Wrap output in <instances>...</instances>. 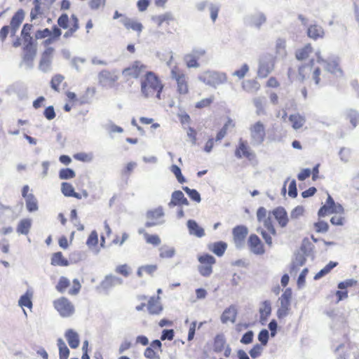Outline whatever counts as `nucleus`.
Segmentation results:
<instances>
[{
  "mask_svg": "<svg viewBox=\"0 0 359 359\" xmlns=\"http://www.w3.org/2000/svg\"><path fill=\"white\" fill-rule=\"evenodd\" d=\"M163 86L158 77L152 72H147L141 81V92L145 97H149L156 93V97L161 98Z\"/></svg>",
  "mask_w": 359,
  "mask_h": 359,
  "instance_id": "1",
  "label": "nucleus"
},
{
  "mask_svg": "<svg viewBox=\"0 0 359 359\" xmlns=\"http://www.w3.org/2000/svg\"><path fill=\"white\" fill-rule=\"evenodd\" d=\"M198 80L209 86L216 88L218 86L226 82L227 76L225 73L209 70L200 74Z\"/></svg>",
  "mask_w": 359,
  "mask_h": 359,
  "instance_id": "2",
  "label": "nucleus"
},
{
  "mask_svg": "<svg viewBox=\"0 0 359 359\" xmlns=\"http://www.w3.org/2000/svg\"><path fill=\"white\" fill-rule=\"evenodd\" d=\"M316 55L318 62L322 64L327 72L335 74L337 76H342L343 72L339 67V58L337 57H330L327 60H324L321 57L320 52L316 53Z\"/></svg>",
  "mask_w": 359,
  "mask_h": 359,
  "instance_id": "3",
  "label": "nucleus"
},
{
  "mask_svg": "<svg viewBox=\"0 0 359 359\" xmlns=\"http://www.w3.org/2000/svg\"><path fill=\"white\" fill-rule=\"evenodd\" d=\"M200 265L198 267L199 273L203 277H209L212 273V265L216 259L211 255L204 254L198 257Z\"/></svg>",
  "mask_w": 359,
  "mask_h": 359,
  "instance_id": "4",
  "label": "nucleus"
},
{
  "mask_svg": "<svg viewBox=\"0 0 359 359\" xmlns=\"http://www.w3.org/2000/svg\"><path fill=\"white\" fill-rule=\"evenodd\" d=\"M251 144L253 146L261 145L266 136L265 127L261 121L256 122L250 128Z\"/></svg>",
  "mask_w": 359,
  "mask_h": 359,
  "instance_id": "5",
  "label": "nucleus"
},
{
  "mask_svg": "<svg viewBox=\"0 0 359 359\" xmlns=\"http://www.w3.org/2000/svg\"><path fill=\"white\" fill-rule=\"evenodd\" d=\"M99 84L104 88L110 89L114 86L118 76L116 71L109 72L107 69L102 70L97 75Z\"/></svg>",
  "mask_w": 359,
  "mask_h": 359,
  "instance_id": "6",
  "label": "nucleus"
},
{
  "mask_svg": "<svg viewBox=\"0 0 359 359\" xmlns=\"http://www.w3.org/2000/svg\"><path fill=\"white\" fill-rule=\"evenodd\" d=\"M55 309L62 317H69L73 314L74 309L66 297H60L53 302Z\"/></svg>",
  "mask_w": 359,
  "mask_h": 359,
  "instance_id": "7",
  "label": "nucleus"
},
{
  "mask_svg": "<svg viewBox=\"0 0 359 359\" xmlns=\"http://www.w3.org/2000/svg\"><path fill=\"white\" fill-rule=\"evenodd\" d=\"M123 283V280L121 278L110 273L104 276L100 285L97 287V289H100L108 294L113 287L116 285H121Z\"/></svg>",
  "mask_w": 359,
  "mask_h": 359,
  "instance_id": "8",
  "label": "nucleus"
},
{
  "mask_svg": "<svg viewBox=\"0 0 359 359\" xmlns=\"http://www.w3.org/2000/svg\"><path fill=\"white\" fill-rule=\"evenodd\" d=\"M274 58L271 55L262 57L259 60L257 74L260 78H266L273 69Z\"/></svg>",
  "mask_w": 359,
  "mask_h": 359,
  "instance_id": "9",
  "label": "nucleus"
},
{
  "mask_svg": "<svg viewBox=\"0 0 359 359\" xmlns=\"http://www.w3.org/2000/svg\"><path fill=\"white\" fill-rule=\"evenodd\" d=\"M171 77L177 81V91L180 94L185 95L189 92L187 77L177 67L171 70Z\"/></svg>",
  "mask_w": 359,
  "mask_h": 359,
  "instance_id": "10",
  "label": "nucleus"
},
{
  "mask_svg": "<svg viewBox=\"0 0 359 359\" xmlns=\"http://www.w3.org/2000/svg\"><path fill=\"white\" fill-rule=\"evenodd\" d=\"M53 52L54 48L52 47H48L43 52L41 55L39 65V69L43 73H47L51 71Z\"/></svg>",
  "mask_w": 359,
  "mask_h": 359,
  "instance_id": "11",
  "label": "nucleus"
},
{
  "mask_svg": "<svg viewBox=\"0 0 359 359\" xmlns=\"http://www.w3.org/2000/svg\"><path fill=\"white\" fill-rule=\"evenodd\" d=\"M248 233V229L245 226H237L233 229V241L237 248H241L243 246Z\"/></svg>",
  "mask_w": 359,
  "mask_h": 359,
  "instance_id": "12",
  "label": "nucleus"
},
{
  "mask_svg": "<svg viewBox=\"0 0 359 359\" xmlns=\"http://www.w3.org/2000/svg\"><path fill=\"white\" fill-rule=\"evenodd\" d=\"M266 22V17L264 13L257 12L251 14L245 18V22L250 27L259 29L262 25Z\"/></svg>",
  "mask_w": 359,
  "mask_h": 359,
  "instance_id": "13",
  "label": "nucleus"
},
{
  "mask_svg": "<svg viewBox=\"0 0 359 359\" xmlns=\"http://www.w3.org/2000/svg\"><path fill=\"white\" fill-rule=\"evenodd\" d=\"M146 66L142 64L140 61H135L133 64L125 68L122 71V74L126 77L137 78L145 69Z\"/></svg>",
  "mask_w": 359,
  "mask_h": 359,
  "instance_id": "14",
  "label": "nucleus"
},
{
  "mask_svg": "<svg viewBox=\"0 0 359 359\" xmlns=\"http://www.w3.org/2000/svg\"><path fill=\"white\" fill-rule=\"evenodd\" d=\"M248 243L251 252L254 254L261 255L264 253V245L260 238L257 235H250Z\"/></svg>",
  "mask_w": 359,
  "mask_h": 359,
  "instance_id": "15",
  "label": "nucleus"
},
{
  "mask_svg": "<svg viewBox=\"0 0 359 359\" xmlns=\"http://www.w3.org/2000/svg\"><path fill=\"white\" fill-rule=\"evenodd\" d=\"M24 54L20 66L25 65L26 69H31L34 67L33 61L36 55V48L23 49Z\"/></svg>",
  "mask_w": 359,
  "mask_h": 359,
  "instance_id": "16",
  "label": "nucleus"
},
{
  "mask_svg": "<svg viewBox=\"0 0 359 359\" xmlns=\"http://www.w3.org/2000/svg\"><path fill=\"white\" fill-rule=\"evenodd\" d=\"M235 156L238 158H241L243 156H245L249 160H251L255 157V154L249 151L246 142L243 141V140L241 138L239 140L238 147L235 151Z\"/></svg>",
  "mask_w": 359,
  "mask_h": 359,
  "instance_id": "17",
  "label": "nucleus"
},
{
  "mask_svg": "<svg viewBox=\"0 0 359 359\" xmlns=\"http://www.w3.org/2000/svg\"><path fill=\"white\" fill-rule=\"evenodd\" d=\"M147 309L149 314L151 315H159L163 309L160 301V297H150L147 304Z\"/></svg>",
  "mask_w": 359,
  "mask_h": 359,
  "instance_id": "18",
  "label": "nucleus"
},
{
  "mask_svg": "<svg viewBox=\"0 0 359 359\" xmlns=\"http://www.w3.org/2000/svg\"><path fill=\"white\" fill-rule=\"evenodd\" d=\"M272 214L281 227L287 226L289 219L287 213L284 208L280 206L275 208L272 211Z\"/></svg>",
  "mask_w": 359,
  "mask_h": 359,
  "instance_id": "19",
  "label": "nucleus"
},
{
  "mask_svg": "<svg viewBox=\"0 0 359 359\" xmlns=\"http://www.w3.org/2000/svg\"><path fill=\"white\" fill-rule=\"evenodd\" d=\"M187 225L190 235L195 236L198 238H202L205 236L203 228L200 226L195 220L189 219Z\"/></svg>",
  "mask_w": 359,
  "mask_h": 359,
  "instance_id": "20",
  "label": "nucleus"
},
{
  "mask_svg": "<svg viewBox=\"0 0 359 359\" xmlns=\"http://www.w3.org/2000/svg\"><path fill=\"white\" fill-rule=\"evenodd\" d=\"M236 316L237 309L234 305H231L223 311L221 316V321L222 323H226L229 321L234 323Z\"/></svg>",
  "mask_w": 359,
  "mask_h": 359,
  "instance_id": "21",
  "label": "nucleus"
},
{
  "mask_svg": "<svg viewBox=\"0 0 359 359\" xmlns=\"http://www.w3.org/2000/svg\"><path fill=\"white\" fill-rule=\"evenodd\" d=\"M65 337L72 348H76L80 344L79 336L76 332L72 329H69L65 332Z\"/></svg>",
  "mask_w": 359,
  "mask_h": 359,
  "instance_id": "22",
  "label": "nucleus"
},
{
  "mask_svg": "<svg viewBox=\"0 0 359 359\" xmlns=\"http://www.w3.org/2000/svg\"><path fill=\"white\" fill-rule=\"evenodd\" d=\"M306 257L302 253H300L299 252H297L294 254V258L292 262L291 266H290V273H296L300 266L305 264L306 261Z\"/></svg>",
  "mask_w": 359,
  "mask_h": 359,
  "instance_id": "23",
  "label": "nucleus"
},
{
  "mask_svg": "<svg viewBox=\"0 0 359 359\" xmlns=\"http://www.w3.org/2000/svg\"><path fill=\"white\" fill-rule=\"evenodd\" d=\"M208 248L209 250L212 252L217 256L222 257L227 248V244L224 241H217L210 243L208 245Z\"/></svg>",
  "mask_w": 359,
  "mask_h": 359,
  "instance_id": "24",
  "label": "nucleus"
},
{
  "mask_svg": "<svg viewBox=\"0 0 359 359\" xmlns=\"http://www.w3.org/2000/svg\"><path fill=\"white\" fill-rule=\"evenodd\" d=\"M121 22L126 29H131L133 31L138 32V34H140L143 29V25L142 23L134 21L129 18L125 17L121 20Z\"/></svg>",
  "mask_w": 359,
  "mask_h": 359,
  "instance_id": "25",
  "label": "nucleus"
},
{
  "mask_svg": "<svg viewBox=\"0 0 359 359\" xmlns=\"http://www.w3.org/2000/svg\"><path fill=\"white\" fill-rule=\"evenodd\" d=\"M314 64L313 59L311 60L308 64L303 65L298 69V79L303 82L311 72Z\"/></svg>",
  "mask_w": 359,
  "mask_h": 359,
  "instance_id": "26",
  "label": "nucleus"
},
{
  "mask_svg": "<svg viewBox=\"0 0 359 359\" xmlns=\"http://www.w3.org/2000/svg\"><path fill=\"white\" fill-rule=\"evenodd\" d=\"M307 34L310 38L316 40L323 37L324 30L321 26L313 25L308 28Z\"/></svg>",
  "mask_w": 359,
  "mask_h": 359,
  "instance_id": "27",
  "label": "nucleus"
},
{
  "mask_svg": "<svg viewBox=\"0 0 359 359\" xmlns=\"http://www.w3.org/2000/svg\"><path fill=\"white\" fill-rule=\"evenodd\" d=\"M289 121L292 123V126L294 130L301 128L306 123V118L299 113L291 114L289 116Z\"/></svg>",
  "mask_w": 359,
  "mask_h": 359,
  "instance_id": "28",
  "label": "nucleus"
},
{
  "mask_svg": "<svg viewBox=\"0 0 359 359\" xmlns=\"http://www.w3.org/2000/svg\"><path fill=\"white\" fill-rule=\"evenodd\" d=\"M53 266H67L69 265V261L65 258L61 252H57L53 254L51 263Z\"/></svg>",
  "mask_w": 359,
  "mask_h": 359,
  "instance_id": "29",
  "label": "nucleus"
},
{
  "mask_svg": "<svg viewBox=\"0 0 359 359\" xmlns=\"http://www.w3.org/2000/svg\"><path fill=\"white\" fill-rule=\"evenodd\" d=\"M57 345L59 349L60 359H67L70 351L64 340L61 338L57 339Z\"/></svg>",
  "mask_w": 359,
  "mask_h": 359,
  "instance_id": "30",
  "label": "nucleus"
},
{
  "mask_svg": "<svg viewBox=\"0 0 359 359\" xmlns=\"http://www.w3.org/2000/svg\"><path fill=\"white\" fill-rule=\"evenodd\" d=\"M32 226V220L30 219H21L17 226V232L20 234H28Z\"/></svg>",
  "mask_w": 359,
  "mask_h": 359,
  "instance_id": "31",
  "label": "nucleus"
},
{
  "mask_svg": "<svg viewBox=\"0 0 359 359\" xmlns=\"http://www.w3.org/2000/svg\"><path fill=\"white\" fill-rule=\"evenodd\" d=\"M338 265V262L330 261L324 268L318 271L314 276V280H319L328 274L332 269Z\"/></svg>",
  "mask_w": 359,
  "mask_h": 359,
  "instance_id": "32",
  "label": "nucleus"
},
{
  "mask_svg": "<svg viewBox=\"0 0 359 359\" xmlns=\"http://www.w3.org/2000/svg\"><path fill=\"white\" fill-rule=\"evenodd\" d=\"M27 210L30 212H35L39 209L38 201L33 194H29L25 199Z\"/></svg>",
  "mask_w": 359,
  "mask_h": 359,
  "instance_id": "33",
  "label": "nucleus"
},
{
  "mask_svg": "<svg viewBox=\"0 0 359 359\" xmlns=\"http://www.w3.org/2000/svg\"><path fill=\"white\" fill-rule=\"evenodd\" d=\"M25 18V12L22 9H19L12 17L11 20V27L19 28Z\"/></svg>",
  "mask_w": 359,
  "mask_h": 359,
  "instance_id": "34",
  "label": "nucleus"
},
{
  "mask_svg": "<svg viewBox=\"0 0 359 359\" xmlns=\"http://www.w3.org/2000/svg\"><path fill=\"white\" fill-rule=\"evenodd\" d=\"M159 257L163 259L172 258L175 256L176 251L175 248L163 245L159 248Z\"/></svg>",
  "mask_w": 359,
  "mask_h": 359,
  "instance_id": "35",
  "label": "nucleus"
},
{
  "mask_svg": "<svg viewBox=\"0 0 359 359\" xmlns=\"http://www.w3.org/2000/svg\"><path fill=\"white\" fill-rule=\"evenodd\" d=\"M184 196V195L182 193V191H181L180 190L173 191L171 195V200L168 203V206L170 208H172V207L177 206V205L180 206L181 200Z\"/></svg>",
  "mask_w": 359,
  "mask_h": 359,
  "instance_id": "36",
  "label": "nucleus"
},
{
  "mask_svg": "<svg viewBox=\"0 0 359 359\" xmlns=\"http://www.w3.org/2000/svg\"><path fill=\"white\" fill-rule=\"evenodd\" d=\"M346 116L349 119L353 128H355L359 122V112L355 109H349L346 111Z\"/></svg>",
  "mask_w": 359,
  "mask_h": 359,
  "instance_id": "37",
  "label": "nucleus"
},
{
  "mask_svg": "<svg viewBox=\"0 0 359 359\" xmlns=\"http://www.w3.org/2000/svg\"><path fill=\"white\" fill-rule=\"evenodd\" d=\"M152 19L158 24V26L159 27L161 26L164 22L168 23L170 21L174 20L173 15L170 12H166L162 15L155 16Z\"/></svg>",
  "mask_w": 359,
  "mask_h": 359,
  "instance_id": "38",
  "label": "nucleus"
},
{
  "mask_svg": "<svg viewBox=\"0 0 359 359\" xmlns=\"http://www.w3.org/2000/svg\"><path fill=\"white\" fill-rule=\"evenodd\" d=\"M313 48L311 44H306L304 48L299 49L296 52V58L298 60H302L309 57V55L312 52Z\"/></svg>",
  "mask_w": 359,
  "mask_h": 359,
  "instance_id": "39",
  "label": "nucleus"
},
{
  "mask_svg": "<svg viewBox=\"0 0 359 359\" xmlns=\"http://www.w3.org/2000/svg\"><path fill=\"white\" fill-rule=\"evenodd\" d=\"M242 87L244 90L248 93H255L259 89V85L257 82L255 81H244L242 84Z\"/></svg>",
  "mask_w": 359,
  "mask_h": 359,
  "instance_id": "40",
  "label": "nucleus"
},
{
  "mask_svg": "<svg viewBox=\"0 0 359 359\" xmlns=\"http://www.w3.org/2000/svg\"><path fill=\"white\" fill-rule=\"evenodd\" d=\"M182 189L192 201L197 203H200L201 201V194L196 189H190L188 187H182Z\"/></svg>",
  "mask_w": 359,
  "mask_h": 359,
  "instance_id": "41",
  "label": "nucleus"
},
{
  "mask_svg": "<svg viewBox=\"0 0 359 359\" xmlns=\"http://www.w3.org/2000/svg\"><path fill=\"white\" fill-rule=\"evenodd\" d=\"M164 216V211L161 206L156 209L148 210L147 217L151 219H157Z\"/></svg>",
  "mask_w": 359,
  "mask_h": 359,
  "instance_id": "42",
  "label": "nucleus"
},
{
  "mask_svg": "<svg viewBox=\"0 0 359 359\" xmlns=\"http://www.w3.org/2000/svg\"><path fill=\"white\" fill-rule=\"evenodd\" d=\"M313 247L311 243L307 238H304L298 252L309 257L311 255Z\"/></svg>",
  "mask_w": 359,
  "mask_h": 359,
  "instance_id": "43",
  "label": "nucleus"
},
{
  "mask_svg": "<svg viewBox=\"0 0 359 359\" xmlns=\"http://www.w3.org/2000/svg\"><path fill=\"white\" fill-rule=\"evenodd\" d=\"M76 176L75 171L72 168H62L59 171V178L60 180H69Z\"/></svg>",
  "mask_w": 359,
  "mask_h": 359,
  "instance_id": "44",
  "label": "nucleus"
},
{
  "mask_svg": "<svg viewBox=\"0 0 359 359\" xmlns=\"http://www.w3.org/2000/svg\"><path fill=\"white\" fill-rule=\"evenodd\" d=\"M32 294H29L28 292H26L23 295L20 297L18 301V304L21 307L25 306L27 308H32Z\"/></svg>",
  "mask_w": 359,
  "mask_h": 359,
  "instance_id": "45",
  "label": "nucleus"
},
{
  "mask_svg": "<svg viewBox=\"0 0 359 359\" xmlns=\"http://www.w3.org/2000/svg\"><path fill=\"white\" fill-rule=\"evenodd\" d=\"M69 280L65 276H62L60 278L59 281L55 287L59 292L63 293L65 291L66 288H67L69 286Z\"/></svg>",
  "mask_w": 359,
  "mask_h": 359,
  "instance_id": "46",
  "label": "nucleus"
},
{
  "mask_svg": "<svg viewBox=\"0 0 359 359\" xmlns=\"http://www.w3.org/2000/svg\"><path fill=\"white\" fill-rule=\"evenodd\" d=\"M198 59L194 54H187L184 56V61L187 64V66L189 68L194 67L197 68L199 67V64L197 62Z\"/></svg>",
  "mask_w": 359,
  "mask_h": 359,
  "instance_id": "47",
  "label": "nucleus"
},
{
  "mask_svg": "<svg viewBox=\"0 0 359 359\" xmlns=\"http://www.w3.org/2000/svg\"><path fill=\"white\" fill-rule=\"evenodd\" d=\"M61 191L64 196L67 197H72L74 194V189L73 186L68 182H62L61 184Z\"/></svg>",
  "mask_w": 359,
  "mask_h": 359,
  "instance_id": "48",
  "label": "nucleus"
},
{
  "mask_svg": "<svg viewBox=\"0 0 359 359\" xmlns=\"http://www.w3.org/2000/svg\"><path fill=\"white\" fill-rule=\"evenodd\" d=\"M264 97H255L253 100V103L255 104V107H256L257 114L258 115L264 113Z\"/></svg>",
  "mask_w": 359,
  "mask_h": 359,
  "instance_id": "49",
  "label": "nucleus"
},
{
  "mask_svg": "<svg viewBox=\"0 0 359 359\" xmlns=\"http://www.w3.org/2000/svg\"><path fill=\"white\" fill-rule=\"evenodd\" d=\"M340 160L344 163H348L351 157V149L346 147H341L339 151Z\"/></svg>",
  "mask_w": 359,
  "mask_h": 359,
  "instance_id": "50",
  "label": "nucleus"
},
{
  "mask_svg": "<svg viewBox=\"0 0 359 359\" xmlns=\"http://www.w3.org/2000/svg\"><path fill=\"white\" fill-rule=\"evenodd\" d=\"M72 18L74 20V25L72 28H70L68 31H67L64 34V38H69L72 36L73 34L79 29V20L75 15H72Z\"/></svg>",
  "mask_w": 359,
  "mask_h": 359,
  "instance_id": "51",
  "label": "nucleus"
},
{
  "mask_svg": "<svg viewBox=\"0 0 359 359\" xmlns=\"http://www.w3.org/2000/svg\"><path fill=\"white\" fill-rule=\"evenodd\" d=\"M208 7L210 13V18L212 19V22H215L216 19L217 18L220 7L218 4L212 3H210L208 4Z\"/></svg>",
  "mask_w": 359,
  "mask_h": 359,
  "instance_id": "52",
  "label": "nucleus"
},
{
  "mask_svg": "<svg viewBox=\"0 0 359 359\" xmlns=\"http://www.w3.org/2000/svg\"><path fill=\"white\" fill-rule=\"evenodd\" d=\"M263 351L262 346L259 344H256L253 346V347L250 350L249 354L252 358H259Z\"/></svg>",
  "mask_w": 359,
  "mask_h": 359,
  "instance_id": "53",
  "label": "nucleus"
},
{
  "mask_svg": "<svg viewBox=\"0 0 359 359\" xmlns=\"http://www.w3.org/2000/svg\"><path fill=\"white\" fill-rule=\"evenodd\" d=\"M115 272L124 277H128L130 273V268L126 264L118 265L116 267Z\"/></svg>",
  "mask_w": 359,
  "mask_h": 359,
  "instance_id": "54",
  "label": "nucleus"
},
{
  "mask_svg": "<svg viewBox=\"0 0 359 359\" xmlns=\"http://www.w3.org/2000/svg\"><path fill=\"white\" fill-rule=\"evenodd\" d=\"M269 338V333L266 329L262 330L258 334V340L260 341V345L266 346L268 344Z\"/></svg>",
  "mask_w": 359,
  "mask_h": 359,
  "instance_id": "55",
  "label": "nucleus"
},
{
  "mask_svg": "<svg viewBox=\"0 0 359 359\" xmlns=\"http://www.w3.org/2000/svg\"><path fill=\"white\" fill-rule=\"evenodd\" d=\"M314 227L318 233H326L329 229L328 224L323 220H320L314 224Z\"/></svg>",
  "mask_w": 359,
  "mask_h": 359,
  "instance_id": "56",
  "label": "nucleus"
},
{
  "mask_svg": "<svg viewBox=\"0 0 359 359\" xmlns=\"http://www.w3.org/2000/svg\"><path fill=\"white\" fill-rule=\"evenodd\" d=\"M64 79V76L60 75V74H56L55 76H54L52 79H51V81H50V86H51V88L56 90V91H58L59 90V86L60 84L61 83V82L63 81Z\"/></svg>",
  "mask_w": 359,
  "mask_h": 359,
  "instance_id": "57",
  "label": "nucleus"
},
{
  "mask_svg": "<svg viewBox=\"0 0 359 359\" xmlns=\"http://www.w3.org/2000/svg\"><path fill=\"white\" fill-rule=\"evenodd\" d=\"M97 243H98L97 233L95 231H93L87 239L86 245L89 248H91V247L95 246L97 244Z\"/></svg>",
  "mask_w": 359,
  "mask_h": 359,
  "instance_id": "58",
  "label": "nucleus"
},
{
  "mask_svg": "<svg viewBox=\"0 0 359 359\" xmlns=\"http://www.w3.org/2000/svg\"><path fill=\"white\" fill-rule=\"evenodd\" d=\"M249 71V67L247 64H244L240 69L236 70L232 73V76H237L241 79L245 77L247 72Z\"/></svg>",
  "mask_w": 359,
  "mask_h": 359,
  "instance_id": "59",
  "label": "nucleus"
},
{
  "mask_svg": "<svg viewBox=\"0 0 359 359\" xmlns=\"http://www.w3.org/2000/svg\"><path fill=\"white\" fill-rule=\"evenodd\" d=\"M254 337V332L252 330L246 332L241 339V343L243 344H249L252 342Z\"/></svg>",
  "mask_w": 359,
  "mask_h": 359,
  "instance_id": "60",
  "label": "nucleus"
},
{
  "mask_svg": "<svg viewBox=\"0 0 359 359\" xmlns=\"http://www.w3.org/2000/svg\"><path fill=\"white\" fill-rule=\"evenodd\" d=\"M358 281L355 279H347L344 281L340 282L338 284V288L340 290L346 289L348 287H353L356 285Z\"/></svg>",
  "mask_w": 359,
  "mask_h": 359,
  "instance_id": "61",
  "label": "nucleus"
},
{
  "mask_svg": "<svg viewBox=\"0 0 359 359\" xmlns=\"http://www.w3.org/2000/svg\"><path fill=\"white\" fill-rule=\"evenodd\" d=\"M174 336H175V332L172 329H165L162 331L161 339L162 341H164L166 339L171 341L173 339Z\"/></svg>",
  "mask_w": 359,
  "mask_h": 359,
  "instance_id": "62",
  "label": "nucleus"
},
{
  "mask_svg": "<svg viewBox=\"0 0 359 359\" xmlns=\"http://www.w3.org/2000/svg\"><path fill=\"white\" fill-rule=\"evenodd\" d=\"M144 236L146 238V241L148 243L152 244L154 245H158L161 243V239L157 235H149L148 233H145Z\"/></svg>",
  "mask_w": 359,
  "mask_h": 359,
  "instance_id": "63",
  "label": "nucleus"
},
{
  "mask_svg": "<svg viewBox=\"0 0 359 359\" xmlns=\"http://www.w3.org/2000/svg\"><path fill=\"white\" fill-rule=\"evenodd\" d=\"M144 355L149 359H161L160 355L151 347H147L145 349Z\"/></svg>",
  "mask_w": 359,
  "mask_h": 359,
  "instance_id": "64",
  "label": "nucleus"
}]
</instances>
